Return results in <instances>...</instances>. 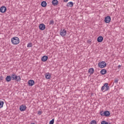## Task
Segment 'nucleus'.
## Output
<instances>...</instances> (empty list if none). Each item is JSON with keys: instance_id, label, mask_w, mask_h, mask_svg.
Listing matches in <instances>:
<instances>
[{"instance_id": "473e14b6", "label": "nucleus", "mask_w": 124, "mask_h": 124, "mask_svg": "<svg viewBox=\"0 0 124 124\" xmlns=\"http://www.w3.org/2000/svg\"><path fill=\"white\" fill-rule=\"evenodd\" d=\"M31 124H35V123H31Z\"/></svg>"}, {"instance_id": "4be33fe9", "label": "nucleus", "mask_w": 124, "mask_h": 124, "mask_svg": "<svg viewBox=\"0 0 124 124\" xmlns=\"http://www.w3.org/2000/svg\"><path fill=\"white\" fill-rule=\"evenodd\" d=\"M90 124H96V121L95 120H92L90 122Z\"/></svg>"}, {"instance_id": "6e6552de", "label": "nucleus", "mask_w": 124, "mask_h": 124, "mask_svg": "<svg viewBox=\"0 0 124 124\" xmlns=\"http://www.w3.org/2000/svg\"><path fill=\"white\" fill-rule=\"evenodd\" d=\"M39 27L41 31H44L45 30V25H44V24H40Z\"/></svg>"}, {"instance_id": "9d476101", "label": "nucleus", "mask_w": 124, "mask_h": 124, "mask_svg": "<svg viewBox=\"0 0 124 124\" xmlns=\"http://www.w3.org/2000/svg\"><path fill=\"white\" fill-rule=\"evenodd\" d=\"M26 108H27V107H26V106L22 105L20 106L19 110L20 111H25L26 110Z\"/></svg>"}, {"instance_id": "c85d7f7f", "label": "nucleus", "mask_w": 124, "mask_h": 124, "mask_svg": "<svg viewBox=\"0 0 124 124\" xmlns=\"http://www.w3.org/2000/svg\"><path fill=\"white\" fill-rule=\"evenodd\" d=\"M41 114H42V112H41V111H38V115H41Z\"/></svg>"}, {"instance_id": "f257e3e1", "label": "nucleus", "mask_w": 124, "mask_h": 124, "mask_svg": "<svg viewBox=\"0 0 124 124\" xmlns=\"http://www.w3.org/2000/svg\"><path fill=\"white\" fill-rule=\"evenodd\" d=\"M11 42L14 45H18L20 43V39L18 37H14L11 39Z\"/></svg>"}, {"instance_id": "ddd939ff", "label": "nucleus", "mask_w": 124, "mask_h": 124, "mask_svg": "<svg viewBox=\"0 0 124 124\" xmlns=\"http://www.w3.org/2000/svg\"><path fill=\"white\" fill-rule=\"evenodd\" d=\"M66 6L68 7H72L73 6V2L70 1L67 3Z\"/></svg>"}, {"instance_id": "bb28decb", "label": "nucleus", "mask_w": 124, "mask_h": 124, "mask_svg": "<svg viewBox=\"0 0 124 124\" xmlns=\"http://www.w3.org/2000/svg\"><path fill=\"white\" fill-rule=\"evenodd\" d=\"M3 80V77L0 76V81H2Z\"/></svg>"}, {"instance_id": "a878e982", "label": "nucleus", "mask_w": 124, "mask_h": 124, "mask_svg": "<svg viewBox=\"0 0 124 124\" xmlns=\"http://www.w3.org/2000/svg\"><path fill=\"white\" fill-rule=\"evenodd\" d=\"M104 90H105V86H104H104L102 87L101 91H102V92H103L104 91Z\"/></svg>"}, {"instance_id": "412c9836", "label": "nucleus", "mask_w": 124, "mask_h": 124, "mask_svg": "<svg viewBox=\"0 0 124 124\" xmlns=\"http://www.w3.org/2000/svg\"><path fill=\"white\" fill-rule=\"evenodd\" d=\"M3 104H4V102L3 101H0V108H2L3 107Z\"/></svg>"}, {"instance_id": "423d86ee", "label": "nucleus", "mask_w": 124, "mask_h": 124, "mask_svg": "<svg viewBox=\"0 0 124 124\" xmlns=\"http://www.w3.org/2000/svg\"><path fill=\"white\" fill-rule=\"evenodd\" d=\"M105 23H108L111 22V17L110 16H107L105 18Z\"/></svg>"}, {"instance_id": "0eeeda50", "label": "nucleus", "mask_w": 124, "mask_h": 124, "mask_svg": "<svg viewBox=\"0 0 124 124\" xmlns=\"http://www.w3.org/2000/svg\"><path fill=\"white\" fill-rule=\"evenodd\" d=\"M28 85H29V86H30L31 87H32V86H33L34 85V80H29Z\"/></svg>"}, {"instance_id": "b1692460", "label": "nucleus", "mask_w": 124, "mask_h": 124, "mask_svg": "<svg viewBox=\"0 0 124 124\" xmlns=\"http://www.w3.org/2000/svg\"><path fill=\"white\" fill-rule=\"evenodd\" d=\"M32 44L31 43H28L27 44V47H32Z\"/></svg>"}, {"instance_id": "1a4fd4ad", "label": "nucleus", "mask_w": 124, "mask_h": 124, "mask_svg": "<svg viewBox=\"0 0 124 124\" xmlns=\"http://www.w3.org/2000/svg\"><path fill=\"white\" fill-rule=\"evenodd\" d=\"M45 77H46V78L48 80L49 79H51V74L49 73H47L45 74Z\"/></svg>"}, {"instance_id": "f8f14e48", "label": "nucleus", "mask_w": 124, "mask_h": 124, "mask_svg": "<svg viewBox=\"0 0 124 124\" xmlns=\"http://www.w3.org/2000/svg\"><path fill=\"white\" fill-rule=\"evenodd\" d=\"M47 60H48V56H44L41 58L42 62H46V61H47Z\"/></svg>"}, {"instance_id": "cd10ccee", "label": "nucleus", "mask_w": 124, "mask_h": 124, "mask_svg": "<svg viewBox=\"0 0 124 124\" xmlns=\"http://www.w3.org/2000/svg\"><path fill=\"white\" fill-rule=\"evenodd\" d=\"M101 116H104V112L103 111H102L100 112Z\"/></svg>"}, {"instance_id": "4468645a", "label": "nucleus", "mask_w": 124, "mask_h": 124, "mask_svg": "<svg viewBox=\"0 0 124 124\" xmlns=\"http://www.w3.org/2000/svg\"><path fill=\"white\" fill-rule=\"evenodd\" d=\"M104 115L106 117H109L110 116V112L109 111H106L104 112Z\"/></svg>"}, {"instance_id": "f3484780", "label": "nucleus", "mask_w": 124, "mask_h": 124, "mask_svg": "<svg viewBox=\"0 0 124 124\" xmlns=\"http://www.w3.org/2000/svg\"><path fill=\"white\" fill-rule=\"evenodd\" d=\"M106 72H107V71H106V69H102L100 71V73L102 75H105V74H106Z\"/></svg>"}, {"instance_id": "5701e85b", "label": "nucleus", "mask_w": 124, "mask_h": 124, "mask_svg": "<svg viewBox=\"0 0 124 124\" xmlns=\"http://www.w3.org/2000/svg\"><path fill=\"white\" fill-rule=\"evenodd\" d=\"M54 122H55V119H52V120L49 122V124H54Z\"/></svg>"}, {"instance_id": "2eb2a0df", "label": "nucleus", "mask_w": 124, "mask_h": 124, "mask_svg": "<svg viewBox=\"0 0 124 124\" xmlns=\"http://www.w3.org/2000/svg\"><path fill=\"white\" fill-rule=\"evenodd\" d=\"M104 87H106L105 92L108 91L110 89V87L108 86V83H105Z\"/></svg>"}, {"instance_id": "dca6fc26", "label": "nucleus", "mask_w": 124, "mask_h": 124, "mask_svg": "<svg viewBox=\"0 0 124 124\" xmlns=\"http://www.w3.org/2000/svg\"><path fill=\"white\" fill-rule=\"evenodd\" d=\"M5 80L7 82H10L11 81V77L10 76H7L5 78Z\"/></svg>"}, {"instance_id": "a211bd4d", "label": "nucleus", "mask_w": 124, "mask_h": 124, "mask_svg": "<svg viewBox=\"0 0 124 124\" xmlns=\"http://www.w3.org/2000/svg\"><path fill=\"white\" fill-rule=\"evenodd\" d=\"M41 5L43 7H46V5H47V3L45 1H43L41 2Z\"/></svg>"}, {"instance_id": "7c9ffc66", "label": "nucleus", "mask_w": 124, "mask_h": 124, "mask_svg": "<svg viewBox=\"0 0 124 124\" xmlns=\"http://www.w3.org/2000/svg\"><path fill=\"white\" fill-rule=\"evenodd\" d=\"M63 1L64 2H67V1H68V0H63Z\"/></svg>"}, {"instance_id": "20e7f679", "label": "nucleus", "mask_w": 124, "mask_h": 124, "mask_svg": "<svg viewBox=\"0 0 124 124\" xmlns=\"http://www.w3.org/2000/svg\"><path fill=\"white\" fill-rule=\"evenodd\" d=\"M66 30L63 29V30H61L60 35L63 37V36H65L66 35Z\"/></svg>"}, {"instance_id": "c756f323", "label": "nucleus", "mask_w": 124, "mask_h": 124, "mask_svg": "<svg viewBox=\"0 0 124 124\" xmlns=\"http://www.w3.org/2000/svg\"><path fill=\"white\" fill-rule=\"evenodd\" d=\"M114 82H115V83H118V82H119V80H118V79H115V80H114Z\"/></svg>"}, {"instance_id": "f03ea898", "label": "nucleus", "mask_w": 124, "mask_h": 124, "mask_svg": "<svg viewBox=\"0 0 124 124\" xmlns=\"http://www.w3.org/2000/svg\"><path fill=\"white\" fill-rule=\"evenodd\" d=\"M12 80L16 81V82H20L21 80V77L20 76H17L15 74L12 75Z\"/></svg>"}, {"instance_id": "393cba45", "label": "nucleus", "mask_w": 124, "mask_h": 124, "mask_svg": "<svg viewBox=\"0 0 124 124\" xmlns=\"http://www.w3.org/2000/svg\"><path fill=\"white\" fill-rule=\"evenodd\" d=\"M55 22L54 21V20H50L49 22V25H53V24H54Z\"/></svg>"}, {"instance_id": "aec40b11", "label": "nucleus", "mask_w": 124, "mask_h": 124, "mask_svg": "<svg viewBox=\"0 0 124 124\" xmlns=\"http://www.w3.org/2000/svg\"><path fill=\"white\" fill-rule=\"evenodd\" d=\"M52 3L53 5H58V1L57 0H53Z\"/></svg>"}, {"instance_id": "6ab92c4d", "label": "nucleus", "mask_w": 124, "mask_h": 124, "mask_svg": "<svg viewBox=\"0 0 124 124\" xmlns=\"http://www.w3.org/2000/svg\"><path fill=\"white\" fill-rule=\"evenodd\" d=\"M94 71V70L93 68L89 69L88 70V72L89 73H90V74H93Z\"/></svg>"}, {"instance_id": "2f4dec72", "label": "nucleus", "mask_w": 124, "mask_h": 124, "mask_svg": "<svg viewBox=\"0 0 124 124\" xmlns=\"http://www.w3.org/2000/svg\"><path fill=\"white\" fill-rule=\"evenodd\" d=\"M118 68H120V67H122V65H119L118 66Z\"/></svg>"}, {"instance_id": "7ed1b4c3", "label": "nucleus", "mask_w": 124, "mask_h": 124, "mask_svg": "<svg viewBox=\"0 0 124 124\" xmlns=\"http://www.w3.org/2000/svg\"><path fill=\"white\" fill-rule=\"evenodd\" d=\"M98 66L100 68H104L106 66V62L104 61H102V62H100L98 63Z\"/></svg>"}, {"instance_id": "9b49d317", "label": "nucleus", "mask_w": 124, "mask_h": 124, "mask_svg": "<svg viewBox=\"0 0 124 124\" xmlns=\"http://www.w3.org/2000/svg\"><path fill=\"white\" fill-rule=\"evenodd\" d=\"M97 41L99 43L102 42L103 41V37L102 36H99L97 39Z\"/></svg>"}, {"instance_id": "39448f33", "label": "nucleus", "mask_w": 124, "mask_h": 124, "mask_svg": "<svg viewBox=\"0 0 124 124\" xmlns=\"http://www.w3.org/2000/svg\"><path fill=\"white\" fill-rule=\"evenodd\" d=\"M6 12V7L4 6H3L0 8V12L1 13H4Z\"/></svg>"}]
</instances>
